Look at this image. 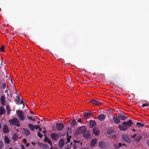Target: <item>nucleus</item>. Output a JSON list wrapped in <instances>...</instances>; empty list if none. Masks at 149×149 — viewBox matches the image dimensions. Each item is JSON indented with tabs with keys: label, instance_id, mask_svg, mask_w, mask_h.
I'll return each instance as SVG.
<instances>
[{
	"label": "nucleus",
	"instance_id": "79ce46f5",
	"mask_svg": "<svg viewBox=\"0 0 149 149\" xmlns=\"http://www.w3.org/2000/svg\"><path fill=\"white\" fill-rule=\"evenodd\" d=\"M34 127L35 129L36 130H37L39 128L40 126L39 125H34Z\"/></svg>",
	"mask_w": 149,
	"mask_h": 149
},
{
	"label": "nucleus",
	"instance_id": "6e6552de",
	"mask_svg": "<svg viewBox=\"0 0 149 149\" xmlns=\"http://www.w3.org/2000/svg\"><path fill=\"white\" fill-rule=\"evenodd\" d=\"M83 136L87 139L91 138V135L89 132L86 131L83 134Z\"/></svg>",
	"mask_w": 149,
	"mask_h": 149
},
{
	"label": "nucleus",
	"instance_id": "5fc2aeb1",
	"mask_svg": "<svg viewBox=\"0 0 149 149\" xmlns=\"http://www.w3.org/2000/svg\"><path fill=\"white\" fill-rule=\"evenodd\" d=\"M38 129H39V131H42V129L41 128H40L39 127Z\"/></svg>",
	"mask_w": 149,
	"mask_h": 149
},
{
	"label": "nucleus",
	"instance_id": "4468645a",
	"mask_svg": "<svg viewBox=\"0 0 149 149\" xmlns=\"http://www.w3.org/2000/svg\"><path fill=\"white\" fill-rule=\"evenodd\" d=\"M96 125V123L94 120H91L89 122V127L90 128H91L95 126Z\"/></svg>",
	"mask_w": 149,
	"mask_h": 149
},
{
	"label": "nucleus",
	"instance_id": "4c0bfd02",
	"mask_svg": "<svg viewBox=\"0 0 149 149\" xmlns=\"http://www.w3.org/2000/svg\"><path fill=\"white\" fill-rule=\"evenodd\" d=\"M149 105V104L148 103H144V104H143L142 105V106L143 107H146V106H148Z\"/></svg>",
	"mask_w": 149,
	"mask_h": 149
},
{
	"label": "nucleus",
	"instance_id": "b1692460",
	"mask_svg": "<svg viewBox=\"0 0 149 149\" xmlns=\"http://www.w3.org/2000/svg\"><path fill=\"white\" fill-rule=\"evenodd\" d=\"M4 141L7 144H9L10 142V140L7 136H5Z\"/></svg>",
	"mask_w": 149,
	"mask_h": 149
},
{
	"label": "nucleus",
	"instance_id": "f3484780",
	"mask_svg": "<svg viewBox=\"0 0 149 149\" xmlns=\"http://www.w3.org/2000/svg\"><path fill=\"white\" fill-rule=\"evenodd\" d=\"M3 132L4 133H8L9 132V129L7 125H3Z\"/></svg>",
	"mask_w": 149,
	"mask_h": 149
},
{
	"label": "nucleus",
	"instance_id": "8fccbe9b",
	"mask_svg": "<svg viewBox=\"0 0 149 149\" xmlns=\"http://www.w3.org/2000/svg\"><path fill=\"white\" fill-rule=\"evenodd\" d=\"M74 142L75 143H80V141H76V140H74Z\"/></svg>",
	"mask_w": 149,
	"mask_h": 149
},
{
	"label": "nucleus",
	"instance_id": "bf43d9fd",
	"mask_svg": "<svg viewBox=\"0 0 149 149\" xmlns=\"http://www.w3.org/2000/svg\"><path fill=\"white\" fill-rule=\"evenodd\" d=\"M30 112L31 113H32V114H34V113H33V112H32V111H30Z\"/></svg>",
	"mask_w": 149,
	"mask_h": 149
},
{
	"label": "nucleus",
	"instance_id": "338daca9",
	"mask_svg": "<svg viewBox=\"0 0 149 149\" xmlns=\"http://www.w3.org/2000/svg\"><path fill=\"white\" fill-rule=\"evenodd\" d=\"M67 135L68 136V133H67Z\"/></svg>",
	"mask_w": 149,
	"mask_h": 149
},
{
	"label": "nucleus",
	"instance_id": "6ab92c4d",
	"mask_svg": "<svg viewBox=\"0 0 149 149\" xmlns=\"http://www.w3.org/2000/svg\"><path fill=\"white\" fill-rule=\"evenodd\" d=\"M93 133L96 136H97L99 134V131L96 128H94L93 129Z\"/></svg>",
	"mask_w": 149,
	"mask_h": 149
},
{
	"label": "nucleus",
	"instance_id": "13d9d810",
	"mask_svg": "<svg viewBox=\"0 0 149 149\" xmlns=\"http://www.w3.org/2000/svg\"><path fill=\"white\" fill-rule=\"evenodd\" d=\"M46 132V131L45 130V131H43L42 132L44 134Z\"/></svg>",
	"mask_w": 149,
	"mask_h": 149
},
{
	"label": "nucleus",
	"instance_id": "39448f33",
	"mask_svg": "<svg viewBox=\"0 0 149 149\" xmlns=\"http://www.w3.org/2000/svg\"><path fill=\"white\" fill-rule=\"evenodd\" d=\"M17 115L19 117V119L22 121H23L24 118V114L21 111H18L17 112Z\"/></svg>",
	"mask_w": 149,
	"mask_h": 149
},
{
	"label": "nucleus",
	"instance_id": "a211bd4d",
	"mask_svg": "<svg viewBox=\"0 0 149 149\" xmlns=\"http://www.w3.org/2000/svg\"><path fill=\"white\" fill-rule=\"evenodd\" d=\"M99 146L102 148H105L106 147V145L104 142L100 141L99 143Z\"/></svg>",
	"mask_w": 149,
	"mask_h": 149
},
{
	"label": "nucleus",
	"instance_id": "58836bf2",
	"mask_svg": "<svg viewBox=\"0 0 149 149\" xmlns=\"http://www.w3.org/2000/svg\"><path fill=\"white\" fill-rule=\"evenodd\" d=\"M37 144H38V146H39V147H42V143H40L39 142H38L37 143Z\"/></svg>",
	"mask_w": 149,
	"mask_h": 149
},
{
	"label": "nucleus",
	"instance_id": "4be33fe9",
	"mask_svg": "<svg viewBox=\"0 0 149 149\" xmlns=\"http://www.w3.org/2000/svg\"><path fill=\"white\" fill-rule=\"evenodd\" d=\"M97 140L96 139H92L91 142V147L94 146L96 143Z\"/></svg>",
	"mask_w": 149,
	"mask_h": 149
},
{
	"label": "nucleus",
	"instance_id": "603ef678",
	"mask_svg": "<svg viewBox=\"0 0 149 149\" xmlns=\"http://www.w3.org/2000/svg\"><path fill=\"white\" fill-rule=\"evenodd\" d=\"M73 146L74 147V148H76V146L75 144H73Z\"/></svg>",
	"mask_w": 149,
	"mask_h": 149
},
{
	"label": "nucleus",
	"instance_id": "37998d69",
	"mask_svg": "<svg viewBox=\"0 0 149 149\" xmlns=\"http://www.w3.org/2000/svg\"><path fill=\"white\" fill-rule=\"evenodd\" d=\"M6 86L5 83H3L2 84V87L3 89H5V88Z\"/></svg>",
	"mask_w": 149,
	"mask_h": 149
},
{
	"label": "nucleus",
	"instance_id": "c756f323",
	"mask_svg": "<svg viewBox=\"0 0 149 149\" xmlns=\"http://www.w3.org/2000/svg\"><path fill=\"white\" fill-rule=\"evenodd\" d=\"M4 113H5V109H1L0 108V114L1 115L3 114Z\"/></svg>",
	"mask_w": 149,
	"mask_h": 149
},
{
	"label": "nucleus",
	"instance_id": "3c124183",
	"mask_svg": "<svg viewBox=\"0 0 149 149\" xmlns=\"http://www.w3.org/2000/svg\"><path fill=\"white\" fill-rule=\"evenodd\" d=\"M30 145V143H27L26 145V146L27 147L29 146Z\"/></svg>",
	"mask_w": 149,
	"mask_h": 149
},
{
	"label": "nucleus",
	"instance_id": "69168bd1",
	"mask_svg": "<svg viewBox=\"0 0 149 149\" xmlns=\"http://www.w3.org/2000/svg\"><path fill=\"white\" fill-rule=\"evenodd\" d=\"M9 149H13L12 148H10Z\"/></svg>",
	"mask_w": 149,
	"mask_h": 149
},
{
	"label": "nucleus",
	"instance_id": "dca6fc26",
	"mask_svg": "<svg viewBox=\"0 0 149 149\" xmlns=\"http://www.w3.org/2000/svg\"><path fill=\"white\" fill-rule=\"evenodd\" d=\"M15 100V101H16V102H17L16 104H23L24 103V102L22 100H20L21 103H20L19 100H20V99L19 98V97L18 95H17V96H16V99Z\"/></svg>",
	"mask_w": 149,
	"mask_h": 149
},
{
	"label": "nucleus",
	"instance_id": "cd10ccee",
	"mask_svg": "<svg viewBox=\"0 0 149 149\" xmlns=\"http://www.w3.org/2000/svg\"><path fill=\"white\" fill-rule=\"evenodd\" d=\"M122 145V144L121 143H119L118 144L115 145V148L116 149H118Z\"/></svg>",
	"mask_w": 149,
	"mask_h": 149
},
{
	"label": "nucleus",
	"instance_id": "052dcab7",
	"mask_svg": "<svg viewBox=\"0 0 149 149\" xmlns=\"http://www.w3.org/2000/svg\"><path fill=\"white\" fill-rule=\"evenodd\" d=\"M132 131H134V132H135V131H136V130H135V129H133L132 130Z\"/></svg>",
	"mask_w": 149,
	"mask_h": 149
},
{
	"label": "nucleus",
	"instance_id": "a18cd8bd",
	"mask_svg": "<svg viewBox=\"0 0 149 149\" xmlns=\"http://www.w3.org/2000/svg\"><path fill=\"white\" fill-rule=\"evenodd\" d=\"M136 135L137 134H135L133 135L132 136H131V137L132 138H134L136 136Z\"/></svg>",
	"mask_w": 149,
	"mask_h": 149
},
{
	"label": "nucleus",
	"instance_id": "de8ad7c7",
	"mask_svg": "<svg viewBox=\"0 0 149 149\" xmlns=\"http://www.w3.org/2000/svg\"><path fill=\"white\" fill-rule=\"evenodd\" d=\"M23 141L25 143H26L27 142V140H26V139H23Z\"/></svg>",
	"mask_w": 149,
	"mask_h": 149
},
{
	"label": "nucleus",
	"instance_id": "a19ab883",
	"mask_svg": "<svg viewBox=\"0 0 149 149\" xmlns=\"http://www.w3.org/2000/svg\"><path fill=\"white\" fill-rule=\"evenodd\" d=\"M77 121L78 122L81 123H82V121L81 118H79V119H78L77 120Z\"/></svg>",
	"mask_w": 149,
	"mask_h": 149
},
{
	"label": "nucleus",
	"instance_id": "72a5a7b5",
	"mask_svg": "<svg viewBox=\"0 0 149 149\" xmlns=\"http://www.w3.org/2000/svg\"><path fill=\"white\" fill-rule=\"evenodd\" d=\"M7 112L8 114L9 113H10V109L9 107L7 106L6 107Z\"/></svg>",
	"mask_w": 149,
	"mask_h": 149
},
{
	"label": "nucleus",
	"instance_id": "c85d7f7f",
	"mask_svg": "<svg viewBox=\"0 0 149 149\" xmlns=\"http://www.w3.org/2000/svg\"><path fill=\"white\" fill-rule=\"evenodd\" d=\"M42 147L45 149H47L49 148V146L46 144H43Z\"/></svg>",
	"mask_w": 149,
	"mask_h": 149
},
{
	"label": "nucleus",
	"instance_id": "ea45409f",
	"mask_svg": "<svg viewBox=\"0 0 149 149\" xmlns=\"http://www.w3.org/2000/svg\"><path fill=\"white\" fill-rule=\"evenodd\" d=\"M49 140V139L46 136V138H45L44 139V141L45 142H47V141H48Z\"/></svg>",
	"mask_w": 149,
	"mask_h": 149
},
{
	"label": "nucleus",
	"instance_id": "1a4fd4ad",
	"mask_svg": "<svg viewBox=\"0 0 149 149\" xmlns=\"http://www.w3.org/2000/svg\"><path fill=\"white\" fill-rule=\"evenodd\" d=\"M90 102L96 105H99L101 104V103L99 101L94 99H92L90 101Z\"/></svg>",
	"mask_w": 149,
	"mask_h": 149
},
{
	"label": "nucleus",
	"instance_id": "9d476101",
	"mask_svg": "<svg viewBox=\"0 0 149 149\" xmlns=\"http://www.w3.org/2000/svg\"><path fill=\"white\" fill-rule=\"evenodd\" d=\"M118 116V118L120 120H125L127 118V117L125 116L121 113H119Z\"/></svg>",
	"mask_w": 149,
	"mask_h": 149
},
{
	"label": "nucleus",
	"instance_id": "423d86ee",
	"mask_svg": "<svg viewBox=\"0 0 149 149\" xmlns=\"http://www.w3.org/2000/svg\"><path fill=\"white\" fill-rule=\"evenodd\" d=\"M50 136L52 139L56 141L58 140L59 138L58 135L56 133H52L50 134Z\"/></svg>",
	"mask_w": 149,
	"mask_h": 149
},
{
	"label": "nucleus",
	"instance_id": "0eeeda50",
	"mask_svg": "<svg viewBox=\"0 0 149 149\" xmlns=\"http://www.w3.org/2000/svg\"><path fill=\"white\" fill-rule=\"evenodd\" d=\"M56 126L57 129L58 131L61 130L64 127V125L62 123H57Z\"/></svg>",
	"mask_w": 149,
	"mask_h": 149
},
{
	"label": "nucleus",
	"instance_id": "473e14b6",
	"mask_svg": "<svg viewBox=\"0 0 149 149\" xmlns=\"http://www.w3.org/2000/svg\"><path fill=\"white\" fill-rule=\"evenodd\" d=\"M3 146V142L0 141V149H2Z\"/></svg>",
	"mask_w": 149,
	"mask_h": 149
},
{
	"label": "nucleus",
	"instance_id": "bb28decb",
	"mask_svg": "<svg viewBox=\"0 0 149 149\" xmlns=\"http://www.w3.org/2000/svg\"><path fill=\"white\" fill-rule=\"evenodd\" d=\"M142 139V136H137L135 138V140L137 142H138L140 141Z\"/></svg>",
	"mask_w": 149,
	"mask_h": 149
},
{
	"label": "nucleus",
	"instance_id": "c9c22d12",
	"mask_svg": "<svg viewBox=\"0 0 149 149\" xmlns=\"http://www.w3.org/2000/svg\"><path fill=\"white\" fill-rule=\"evenodd\" d=\"M72 136H70L67 139V140L68 142H70V139L71 138Z\"/></svg>",
	"mask_w": 149,
	"mask_h": 149
},
{
	"label": "nucleus",
	"instance_id": "c03bdc74",
	"mask_svg": "<svg viewBox=\"0 0 149 149\" xmlns=\"http://www.w3.org/2000/svg\"><path fill=\"white\" fill-rule=\"evenodd\" d=\"M48 143L50 144V146H51L52 147V143L51 141L50 140H49L48 141Z\"/></svg>",
	"mask_w": 149,
	"mask_h": 149
},
{
	"label": "nucleus",
	"instance_id": "4d7b16f0",
	"mask_svg": "<svg viewBox=\"0 0 149 149\" xmlns=\"http://www.w3.org/2000/svg\"><path fill=\"white\" fill-rule=\"evenodd\" d=\"M31 143L32 144H33V145H35V143H34V142H32Z\"/></svg>",
	"mask_w": 149,
	"mask_h": 149
},
{
	"label": "nucleus",
	"instance_id": "864d4df0",
	"mask_svg": "<svg viewBox=\"0 0 149 149\" xmlns=\"http://www.w3.org/2000/svg\"><path fill=\"white\" fill-rule=\"evenodd\" d=\"M147 143L148 145V146H149V139H148L147 141Z\"/></svg>",
	"mask_w": 149,
	"mask_h": 149
},
{
	"label": "nucleus",
	"instance_id": "20e7f679",
	"mask_svg": "<svg viewBox=\"0 0 149 149\" xmlns=\"http://www.w3.org/2000/svg\"><path fill=\"white\" fill-rule=\"evenodd\" d=\"M121 138L123 141L126 142L130 143L131 142L130 139L127 134H123Z\"/></svg>",
	"mask_w": 149,
	"mask_h": 149
},
{
	"label": "nucleus",
	"instance_id": "0e129e2a",
	"mask_svg": "<svg viewBox=\"0 0 149 149\" xmlns=\"http://www.w3.org/2000/svg\"><path fill=\"white\" fill-rule=\"evenodd\" d=\"M54 149H58L57 148H54Z\"/></svg>",
	"mask_w": 149,
	"mask_h": 149
},
{
	"label": "nucleus",
	"instance_id": "5701e85b",
	"mask_svg": "<svg viewBox=\"0 0 149 149\" xmlns=\"http://www.w3.org/2000/svg\"><path fill=\"white\" fill-rule=\"evenodd\" d=\"M136 126L138 128H140L143 127L144 126V125L143 123H142L140 122H137L136 124Z\"/></svg>",
	"mask_w": 149,
	"mask_h": 149
},
{
	"label": "nucleus",
	"instance_id": "774afa93",
	"mask_svg": "<svg viewBox=\"0 0 149 149\" xmlns=\"http://www.w3.org/2000/svg\"><path fill=\"white\" fill-rule=\"evenodd\" d=\"M50 149H52V147H51V148H50Z\"/></svg>",
	"mask_w": 149,
	"mask_h": 149
},
{
	"label": "nucleus",
	"instance_id": "f8f14e48",
	"mask_svg": "<svg viewBox=\"0 0 149 149\" xmlns=\"http://www.w3.org/2000/svg\"><path fill=\"white\" fill-rule=\"evenodd\" d=\"M58 143L59 147L60 148H62L64 144V140L63 139H60L58 141Z\"/></svg>",
	"mask_w": 149,
	"mask_h": 149
},
{
	"label": "nucleus",
	"instance_id": "ddd939ff",
	"mask_svg": "<svg viewBox=\"0 0 149 149\" xmlns=\"http://www.w3.org/2000/svg\"><path fill=\"white\" fill-rule=\"evenodd\" d=\"M113 119L114 122V123L116 124H118L120 123V120L117 116H113Z\"/></svg>",
	"mask_w": 149,
	"mask_h": 149
},
{
	"label": "nucleus",
	"instance_id": "2f4dec72",
	"mask_svg": "<svg viewBox=\"0 0 149 149\" xmlns=\"http://www.w3.org/2000/svg\"><path fill=\"white\" fill-rule=\"evenodd\" d=\"M37 135L40 138H41L43 136L42 134H41L40 132H38Z\"/></svg>",
	"mask_w": 149,
	"mask_h": 149
},
{
	"label": "nucleus",
	"instance_id": "2eb2a0df",
	"mask_svg": "<svg viewBox=\"0 0 149 149\" xmlns=\"http://www.w3.org/2000/svg\"><path fill=\"white\" fill-rule=\"evenodd\" d=\"M106 118V116L104 114H101L98 115L97 117L98 119L100 121H102Z\"/></svg>",
	"mask_w": 149,
	"mask_h": 149
},
{
	"label": "nucleus",
	"instance_id": "f704fd0d",
	"mask_svg": "<svg viewBox=\"0 0 149 149\" xmlns=\"http://www.w3.org/2000/svg\"><path fill=\"white\" fill-rule=\"evenodd\" d=\"M27 117L30 120H32V121H35V119L32 118L31 117H30L29 116H27Z\"/></svg>",
	"mask_w": 149,
	"mask_h": 149
},
{
	"label": "nucleus",
	"instance_id": "f257e3e1",
	"mask_svg": "<svg viewBox=\"0 0 149 149\" xmlns=\"http://www.w3.org/2000/svg\"><path fill=\"white\" fill-rule=\"evenodd\" d=\"M133 124L131 120L125 122H124L122 125H119L118 128L122 131H125L127 130L128 127H131Z\"/></svg>",
	"mask_w": 149,
	"mask_h": 149
},
{
	"label": "nucleus",
	"instance_id": "a878e982",
	"mask_svg": "<svg viewBox=\"0 0 149 149\" xmlns=\"http://www.w3.org/2000/svg\"><path fill=\"white\" fill-rule=\"evenodd\" d=\"M28 127L33 131L34 130V126L31 124H29L28 125Z\"/></svg>",
	"mask_w": 149,
	"mask_h": 149
},
{
	"label": "nucleus",
	"instance_id": "aec40b11",
	"mask_svg": "<svg viewBox=\"0 0 149 149\" xmlns=\"http://www.w3.org/2000/svg\"><path fill=\"white\" fill-rule=\"evenodd\" d=\"M18 134L17 133H15L13 134V137L12 139L14 141H17V139H20L21 138V137H19L18 136Z\"/></svg>",
	"mask_w": 149,
	"mask_h": 149
},
{
	"label": "nucleus",
	"instance_id": "e2e57ef3",
	"mask_svg": "<svg viewBox=\"0 0 149 149\" xmlns=\"http://www.w3.org/2000/svg\"><path fill=\"white\" fill-rule=\"evenodd\" d=\"M37 123L38 124H39L40 123V122L39 121H38L37 122Z\"/></svg>",
	"mask_w": 149,
	"mask_h": 149
},
{
	"label": "nucleus",
	"instance_id": "680f3d73",
	"mask_svg": "<svg viewBox=\"0 0 149 149\" xmlns=\"http://www.w3.org/2000/svg\"><path fill=\"white\" fill-rule=\"evenodd\" d=\"M68 131H69V130H70V131L71 130V129H70V128H68Z\"/></svg>",
	"mask_w": 149,
	"mask_h": 149
},
{
	"label": "nucleus",
	"instance_id": "6e6d98bb",
	"mask_svg": "<svg viewBox=\"0 0 149 149\" xmlns=\"http://www.w3.org/2000/svg\"><path fill=\"white\" fill-rule=\"evenodd\" d=\"M122 145L123 146H126L125 144L124 143H123V144H122Z\"/></svg>",
	"mask_w": 149,
	"mask_h": 149
},
{
	"label": "nucleus",
	"instance_id": "393cba45",
	"mask_svg": "<svg viewBox=\"0 0 149 149\" xmlns=\"http://www.w3.org/2000/svg\"><path fill=\"white\" fill-rule=\"evenodd\" d=\"M24 134L26 136H28L30 134V131L27 129H26L24 130Z\"/></svg>",
	"mask_w": 149,
	"mask_h": 149
},
{
	"label": "nucleus",
	"instance_id": "412c9836",
	"mask_svg": "<svg viewBox=\"0 0 149 149\" xmlns=\"http://www.w3.org/2000/svg\"><path fill=\"white\" fill-rule=\"evenodd\" d=\"M83 115L85 117L89 118L91 116H92V114L91 113L84 112L83 113Z\"/></svg>",
	"mask_w": 149,
	"mask_h": 149
},
{
	"label": "nucleus",
	"instance_id": "7c9ffc66",
	"mask_svg": "<svg viewBox=\"0 0 149 149\" xmlns=\"http://www.w3.org/2000/svg\"><path fill=\"white\" fill-rule=\"evenodd\" d=\"M76 124V122L74 119H73L71 123V125L72 126H74Z\"/></svg>",
	"mask_w": 149,
	"mask_h": 149
},
{
	"label": "nucleus",
	"instance_id": "7ed1b4c3",
	"mask_svg": "<svg viewBox=\"0 0 149 149\" xmlns=\"http://www.w3.org/2000/svg\"><path fill=\"white\" fill-rule=\"evenodd\" d=\"M86 131V128L84 126H82L79 127L76 131L77 134H84Z\"/></svg>",
	"mask_w": 149,
	"mask_h": 149
},
{
	"label": "nucleus",
	"instance_id": "9b49d317",
	"mask_svg": "<svg viewBox=\"0 0 149 149\" xmlns=\"http://www.w3.org/2000/svg\"><path fill=\"white\" fill-rule=\"evenodd\" d=\"M6 99V97L4 95H2L1 96L0 98V101L1 104L2 105H4L5 104V100Z\"/></svg>",
	"mask_w": 149,
	"mask_h": 149
},
{
	"label": "nucleus",
	"instance_id": "09e8293b",
	"mask_svg": "<svg viewBox=\"0 0 149 149\" xmlns=\"http://www.w3.org/2000/svg\"><path fill=\"white\" fill-rule=\"evenodd\" d=\"M21 149H25L23 145H21Z\"/></svg>",
	"mask_w": 149,
	"mask_h": 149
},
{
	"label": "nucleus",
	"instance_id": "e433bc0d",
	"mask_svg": "<svg viewBox=\"0 0 149 149\" xmlns=\"http://www.w3.org/2000/svg\"><path fill=\"white\" fill-rule=\"evenodd\" d=\"M5 48V46L4 45H2L0 48V50L1 52L4 51Z\"/></svg>",
	"mask_w": 149,
	"mask_h": 149
},
{
	"label": "nucleus",
	"instance_id": "49530a36",
	"mask_svg": "<svg viewBox=\"0 0 149 149\" xmlns=\"http://www.w3.org/2000/svg\"><path fill=\"white\" fill-rule=\"evenodd\" d=\"M112 131H107V133L109 134H112Z\"/></svg>",
	"mask_w": 149,
	"mask_h": 149
},
{
	"label": "nucleus",
	"instance_id": "f03ea898",
	"mask_svg": "<svg viewBox=\"0 0 149 149\" xmlns=\"http://www.w3.org/2000/svg\"><path fill=\"white\" fill-rule=\"evenodd\" d=\"M9 122L12 125H14L16 126L19 127L20 125L19 123V120L17 118H15L9 120Z\"/></svg>",
	"mask_w": 149,
	"mask_h": 149
}]
</instances>
